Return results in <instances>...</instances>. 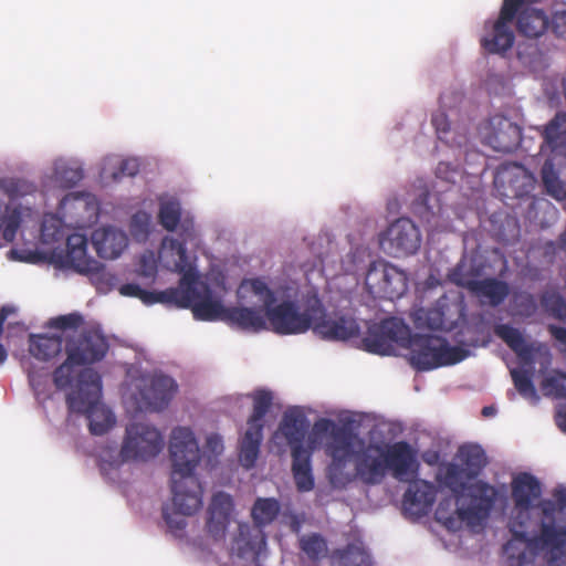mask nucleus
<instances>
[{
	"label": "nucleus",
	"mask_w": 566,
	"mask_h": 566,
	"mask_svg": "<svg viewBox=\"0 0 566 566\" xmlns=\"http://www.w3.org/2000/svg\"><path fill=\"white\" fill-rule=\"evenodd\" d=\"M314 431L329 436L325 452L331 458L327 475L334 486L344 488L353 481V475L346 471L349 459L354 462L355 476L367 485L380 484L389 471L398 481H409L417 475L419 463L406 441L366 444L349 428L325 418L314 423Z\"/></svg>",
	"instance_id": "1"
},
{
	"label": "nucleus",
	"mask_w": 566,
	"mask_h": 566,
	"mask_svg": "<svg viewBox=\"0 0 566 566\" xmlns=\"http://www.w3.org/2000/svg\"><path fill=\"white\" fill-rule=\"evenodd\" d=\"M169 455L171 460V493L175 514L163 510V517L171 531H181L186 527L182 516L197 513L202 506V486L195 470L201 454L198 441L186 427H177L171 431L169 440Z\"/></svg>",
	"instance_id": "2"
},
{
	"label": "nucleus",
	"mask_w": 566,
	"mask_h": 566,
	"mask_svg": "<svg viewBox=\"0 0 566 566\" xmlns=\"http://www.w3.org/2000/svg\"><path fill=\"white\" fill-rule=\"evenodd\" d=\"M251 291L262 303L266 319L272 329L280 335H295L307 332L313 324L323 316L324 308L316 295L308 297L303 312L300 311L296 302L282 300L279 290L269 287L261 277L244 280L239 293Z\"/></svg>",
	"instance_id": "3"
},
{
	"label": "nucleus",
	"mask_w": 566,
	"mask_h": 566,
	"mask_svg": "<svg viewBox=\"0 0 566 566\" xmlns=\"http://www.w3.org/2000/svg\"><path fill=\"white\" fill-rule=\"evenodd\" d=\"M514 20L517 32L530 39L539 38L549 27V19L544 10L525 0H503L499 18L492 25V33L481 40L482 48L492 54L510 50L515 40L512 30Z\"/></svg>",
	"instance_id": "4"
},
{
	"label": "nucleus",
	"mask_w": 566,
	"mask_h": 566,
	"mask_svg": "<svg viewBox=\"0 0 566 566\" xmlns=\"http://www.w3.org/2000/svg\"><path fill=\"white\" fill-rule=\"evenodd\" d=\"M102 379L93 368H83L75 377L74 388L66 395L70 412L86 416L90 432L106 433L114 424L113 412L101 402Z\"/></svg>",
	"instance_id": "5"
},
{
	"label": "nucleus",
	"mask_w": 566,
	"mask_h": 566,
	"mask_svg": "<svg viewBox=\"0 0 566 566\" xmlns=\"http://www.w3.org/2000/svg\"><path fill=\"white\" fill-rule=\"evenodd\" d=\"M542 494L539 481L530 473H521L512 481V497L514 501V513L509 520V531L512 537L504 545L503 549L510 566L517 558L518 553L527 546L531 538L528 528L532 522V510L536 511L533 502Z\"/></svg>",
	"instance_id": "6"
},
{
	"label": "nucleus",
	"mask_w": 566,
	"mask_h": 566,
	"mask_svg": "<svg viewBox=\"0 0 566 566\" xmlns=\"http://www.w3.org/2000/svg\"><path fill=\"white\" fill-rule=\"evenodd\" d=\"M471 503L467 507L452 510L451 499L440 501L436 520L450 531H457L465 523L469 527L481 526L489 517L497 500V490L484 481H476L467 489Z\"/></svg>",
	"instance_id": "7"
},
{
	"label": "nucleus",
	"mask_w": 566,
	"mask_h": 566,
	"mask_svg": "<svg viewBox=\"0 0 566 566\" xmlns=\"http://www.w3.org/2000/svg\"><path fill=\"white\" fill-rule=\"evenodd\" d=\"M108 350L106 338L95 331H86L65 345L66 359L53 371V384L57 389H66L74 380V367L99 361Z\"/></svg>",
	"instance_id": "8"
},
{
	"label": "nucleus",
	"mask_w": 566,
	"mask_h": 566,
	"mask_svg": "<svg viewBox=\"0 0 566 566\" xmlns=\"http://www.w3.org/2000/svg\"><path fill=\"white\" fill-rule=\"evenodd\" d=\"M406 348L409 364L418 371L454 365L469 356V350L450 346L446 338L434 335H412Z\"/></svg>",
	"instance_id": "9"
},
{
	"label": "nucleus",
	"mask_w": 566,
	"mask_h": 566,
	"mask_svg": "<svg viewBox=\"0 0 566 566\" xmlns=\"http://www.w3.org/2000/svg\"><path fill=\"white\" fill-rule=\"evenodd\" d=\"M280 512V504L275 499H258L252 507L251 515L254 524L240 523L238 535L233 539L232 551L241 558L250 555L256 557L265 548L266 536L263 526L272 523Z\"/></svg>",
	"instance_id": "10"
},
{
	"label": "nucleus",
	"mask_w": 566,
	"mask_h": 566,
	"mask_svg": "<svg viewBox=\"0 0 566 566\" xmlns=\"http://www.w3.org/2000/svg\"><path fill=\"white\" fill-rule=\"evenodd\" d=\"M553 499H545L536 504V527L537 532L531 536L534 544L554 545L557 547L566 536V527L559 525L556 514L566 510V488L554 489Z\"/></svg>",
	"instance_id": "11"
},
{
	"label": "nucleus",
	"mask_w": 566,
	"mask_h": 566,
	"mask_svg": "<svg viewBox=\"0 0 566 566\" xmlns=\"http://www.w3.org/2000/svg\"><path fill=\"white\" fill-rule=\"evenodd\" d=\"M172 292L176 294L171 296L170 305L191 308L196 319L226 322L228 307L213 297L212 291L207 284L198 283L184 289H172Z\"/></svg>",
	"instance_id": "12"
},
{
	"label": "nucleus",
	"mask_w": 566,
	"mask_h": 566,
	"mask_svg": "<svg viewBox=\"0 0 566 566\" xmlns=\"http://www.w3.org/2000/svg\"><path fill=\"white\" fill-rule=\"evenodd\" d=\"M365 285L374 297L392 301L407 292L408 275L389 262H373L367 270Z\"/></svg>",
	"instance_id": "13"
},
{
	"label": "nucleus",
	"mask_w": 566,
	"mask_h": 566,
	"mask_svg": "<svg viewBox=\"0 0 566 566\" xmlns=\"http://www.w3.org/2000/svg\"><path fill=\"white\" fill-rule=\"evenodd\" d=\"M421 232L409 218H399L379 234L381 251L392 258L413 255L421 247Z\"/></svg>",
	"instance_id": "14"
},
{
	"label": "nucleus",
	"mask_w": 566,
	"mask_h": 566,
	"mask_svg": "<svg viewBox=\"0 0 566 566\" xmlns=\"http://www.w3.org/2000/svg\"><path fill=\"white\" fill-rule=\"evenodd\" d=\"M164 439L160 432L147 423H132L120 448L124 461H147L160 453Z\"/></svg>",
	"instance_id": "15"
},
{
	"label": "nucleus",
	"mask_w": 566,
	"mask_h": 566,
	"mask_svg": "<svg viewBox=\"0 0 566 566\" xmlns=\"http://www.w3.org/2000/svg\"><path fill=\"white\" fill-rule=\"evenodd\" d=\"M536 177L525 166L506 161L501 164L494 175V186L499 193L507 199L528 197L536 186Z\"/></svg>",
	"instance_id": "16"
},
{
	"label": "nucleus",
	"mask_w": 566,
	"mask_h": 566,
	"mask_svg": "<svg viewBox=\"0 0 566 566\" xmlns=\"http://www.w3.org/2000/svg\"><path fill=\"white\" fill-rule=\"evenodd\" d=\"M484 143L495 151L511 153L522 140L521 127L503 115L492 116L482 132Z\"/></svg>",
	"instance_id": "17"
},
{
	"label": "nucleus",
	"mask_w": 566,
	"mask_h": 566,
	"mask_svg": "<svg viewBox=\"0 0 566 566\" xmlns=\"http://www.w3.org/2000/svg\"><path fill=\"white\" fill-rule=\"evenodd\" d=\"M177 390L174 378L154 375L139 388L137 403L142 410L161 411L168 407Z\"/></svg>",
	"instance_id": "18"
},
{
	"label": "nucleus",
	"mask_w": 566,
	"mask_h": 566,
	"mask_svg": "<svg viewBox=\"0 0 566 566\" xmlns=\"http://www.w3.org/2000/svg\"><path fill=\"white\" fill-rule=\"evenodd\" d=\"M543 139L542 153H549L547 159H554L555 164L562 163L566 170V112H557L545 125L538 127Z\"/></svg>",
	"instance_id": "19"
},
{
	"label": "nucleus",
	"mask_w": 566,
	"mask_h": 566,
	"mask_svg": "<svg viewBox=\"0 0 566 566\" xmlns=\"http://www.w3.org/2000/svg\"><path fill=\"white\" fill-rule=\"evenodd\" d=\"M408 482L410 483L402 500L405 511L416 516L426 515L436 501L437 490L434 485L424 480Z\"/></svg>",
	"instance_id": "20"
},
{
	"label": "nucleus",
	"mask_w": 566,
	"mask_h": 566,
	"mask_svg": "<svg viewBox=\"0 0 566 566\" xmlns=\"http://www.w3.org/2000/svg\"><path fill=\"white\" fill-rule=\"evenodd\" d=\"M308 426L310 423L305 415L298 409H292L284 412L275 437L281 434L286 440L291 448V453L297 448L300 450H312L314 449L313 446L304 447Z\"/></svg>",
	"instance_id": "21"
},
{
	"label": "nucleus",
	"mask_w": 566,
	"mask_h": 566,
	"mask_svg": "<svg viewBox=\"0 0 566 566\" xmlns=\"http://www.w3.org/2000/svg\"><path fill=\"white\" fill-rule=\"evenodd\" d=\"M232 509L233 502L229 494L224 492L213 494L208 509L206 528L214 541L224 538Z\"/></svg>",
	"instance_id": "22"
},
{
	"label": "nucleus",
	"mask_w": 566,
	"mask_h": 566,
	"mask_svg": "<svg viewBox=\"0 0 566 566\" xmlns=\"http://www.w3.org/2000/svg\"><path fill=\"white\" fill-rule=\"evenodd\" d=\"M91 240L97 255L108 260L118 258L128 244L126 233L111 226L95 229Z\"/></svg>",
	"instance_id": "23"
},
{
	"label": "nucleus",
	"mask_w": 566,
	"mask_h": 566,
	"mask_svg": "<svg viewBox=\"0 0 566 566\" xmlns=\"http://www.w3.org/2000/svg\"><path fill=\"white\" fill-rule=\"evenodd\" d=\"M539 555H543L547 566H566V536L563 537V542L557 547L528 542L527 546L523 548V552L518 553L517 558L511 566L532 564Z\"/></svg>",
	"instance_id": "24"
},
{
	"label": "nucleus",
	"mask_w": 566,
	"mask_h": 566,
	"mask_svg": "<svg viewBox=\"0 0 566 566\" xmlns=\"http://www.w3.org/2000/svg\"><path fill=\"white\" fill-rule=\"evenodd\" d=\"M63 265L83 274L96 269L97 261L87 255V238L81 233H73L66 238V253Z\"/></svg>",
	"instance_id": "25"
},
{
	"label": "nucleus",
	"mask_w": 566,
	"mask_h": 566,
	"mask_svg": "<svg viewBox=\"0 0 566 566\" xmlns=\"http://www.w3.org/2000/svg\"><path fill=\"white\" fill-rule=\"evenodd\" d=\"M313 325L314 332L327 340H347L359 334V326L356 321L345 316L324 318Z\"/></svg>",
	"instance_id": "26"
},
{
	"label": "nucleus",
	"mask_w": 566,
	"mask_h": 566,
	"mask_svg": "<svg viewBox=\"0 0 566 566\" xmlns=\"http://www.w3.org/2000/svg\"><path fill=\"white\" fill-rule=\"evenodd\" d=\"M313 450H300L292 452V474L298 492H310L314 489V475L312 470Z\"/></svg>",
	"instance_id": "27"
},
{
	"label": "nucleus",
	"mask_w": 566,
	"mask_h": 566,
	"mask_svg": "<svg viewBox=\"0 0 566 566\" xmlns=\"http://www.w3.org/2000/svg\"><path fill=\"white\" fill-rule=\"evenodd\" d=\"M226 322L243 331L260 332L266 327L265 312L251 307H228Z\"/></svg>",
	"instance_id": "28"
},
{
	"label": "nucleus",
	"mask_w": 566,
	"mask_h": 566,
	"mask_svg": "<svg viewBox=\"0 0 566 566\" xmlns=\"http://www.w3.org/2000/svg\"><path fill=\"white\" fill-rule=\"evenodd\" d=\"M169 245L171 252L177 256L174 261L171 270L182 274L179 286L177 289H184L186 286L198 284V273L187 254L186 242L172 239L170 240Z\"/></svg>",
	"instance_id": "29"
},
{
	"label": "nucleus",
	"mask_w": 566,
	"mask_h": 566,
	"mask_svg": "<svg viewBox=\"0 0 566 566\" xmlns=\"http://www.w3.org/2000/svg\"><path fill=\"white\" fill-rule=\"evenodd\" d=\"M494 333L500 337L516 355L524 361H532L534 347L528 344L523 334L509 324H499L494 328Z\"/></svg>",
	"instance_id": "30"
},
{
	"label": "nucleus",
	"mask_w": 566,
	"mask_h": 566,
	"mask_svg": "<svg viewBox=\"0 0 566 566\" xmlns=\"http://www.w3.org/2000/svg\"><path fill=\"white\" fill-rule=\"evenodd\" d=\"M474 295L485 301L489 305L496 307L501 305L510 294V285L496 277L479 280L472 291Z\"/></svg>",
	"instance_id": "31"
},
{
	"label": "nucleus",
	"mask_w": 566,
	"mask_h": 566,
	"mask_svg": "<svg viewBox=\"0 0 566 566\" xmlns=\"http://www.w3.org/2000/svg\"><path fill=\"white\" fill-rule=\"evenodd\" d=\"M566 175L563 164H555L554 159H546L541 169L543 185L549 196L556 200L566 199V188L560 176Z\"/></svg>",
	"instance_id": "32"
},
{
	"label": "nucleus",
	"mask_w": 566,
	"mask_h": 566,
	"mask_svg": "<svg viewBox=\"0 0 566 566\" xmlns=\"http://www.w3.org/2000/svg\"><path fill=\"white\" fill-rule=\"evenodd\" d=\"M63 346L61 336L35 335L29 336V352L30 354L43 361H48L57 356Z\"/></svg>",
	"instance_id": "33"
},
{
	"label": "nucleus",
	"mask_w": 566,
	"mask_h": 566,
	"mask_svg": "<svg viewBox=\"0 0 566 566\" xmlns=\"http://www.w3.org/2000/svg\"><path fill=\"white\" fill-rule=\"evenodd\" d=\"M457 459L467 470L469 478H476L488 464L484 450L479 444H463L457 452Z\"/></svg>",
	"instance_id": "34"
},
{
	"label": "nucleus",
	"mask_w": 566,
	"mask_h": 566,
	"mask_svg": "<svg viewBox=\"0 0 566 566\" xmlns=\"http://www.w3.org/2000/svg\"><path fill=\"white\" fill-rule=\"evenodd\" d=\"M263 439V430L259 428L248 427L244 436L240 441L239 459L245 469L254 467L260 452V446Z\"/></svg>",
	"instance_id": "35"
},
{
	"label": "nucleus",
	"mask_w": 566,
	"mask_h": 566,
	"mask_svg": "<svg viewBox=\"0 0 566 566\" xmlns=\"http://www.w3.org/2000/svg\"><path fill=\"white\" fill-rule=\"evenodd\" d=\"M481 275V268L472 260L461 259L458 264L448 273V279L457 286L464 287L472 293L478 277Z\"/></svg>",
	"instance_id": "36"
},
{
	"label": "nucleus",
	"mask_w": 566,
	"mask_h": 566,
	"mask_svg": "<svg viewBox=\"0 0 566 566\" xmlns=\"http://www.w3.org/2000/svg\"><path fill=\"white\" fill-rule=\"evenodd\" d=\"M119 293L124 296L139 298L146 305L163 303L170 305L171 296L176 294L172 289H167L160 292H149L142 289L136 283H126L119 287Z\"/></svg>",
	"instance_id": "37"
},
{
	"label": "nucleus",
	"mask_w": 566,
	"mask_h": 566,
	"mask_svg": "<svg viewBox=\"0 0 566 566\" xmlns=\"http://www.w3.org/2000/svg\"><path fill=\"white\" fill-rule=\"evenodd\" d=\"M473 479L474 478H469L467 470L461 464L448 463L444 468L441 482L455 497H460L469 488L467 484L468 481Z\"/></svg>",
	"instance_id": "38"
},
{
	"label": "nucleus",
	"mask_w": 566,
	"mask_h": 566,
	"mask_svg": "<svg viewBox=\"0 0 566 566\" xmlns=\"http://www.w3.org/2000/svg\"><path fill=\"white\" fill-rule=\"evenodd\" d=\"M253 401L252 413L248 419V427L259 428L263 430L264 428V417L270 411V408L273 403V395L270 390L266 389H258L253 394L250 395Z\"/></svg>",
	"instance_id": "39"
},
{
	"label": "nucleus",
	"mask_w": 566,
	"mask_h": 566,
	"mask_svg": "<svg viewBox=\"0 0 566 566\" xmlns=\"http://www.w3.org/2000/svg\"><path fill=\"white\" fill-rule=\"evenodd\" d=\"M338 566H373L369 553L363 545L350 543L343 549L334 552Z\"/></svg>",
	"instance_id": "40"
},
{
	"label": "nucleus",
	"mask_w": 566,
	"mask_h": 566,
	"mask_svg": "<svg viewBox=\"0 0 566 566\" xmlns=\"http://www.w3.org/2000/svg\"><path fill=\"white\" fill-rule=\"evenodd\" d=\"M379 325L392 346L397 344L406 347L412 337L409 326L396 317L385 318Z\"/></svg>",
	"instance_id": "41"
},
{
	"label": "nucleus",
	"mask_w": 566,
	"mask_h": 566,
	"mask_svg": "<svg viewBox=\"0 0 566 566\" xmlns=\"http://www.w3.org/2000/svg\"><path fill=\"white\" fill-rule=\"evenodd\" d=\"M364 348L371 354L389 355L394 350L392 344L386 337L385 333L380 331L379 324H374L368 327L366 336L363 338Z\"/></svg>",
	"instance_id": "42"
},
{
	"label": "nucleus",
	"mask_w": 566,
	"mask_h": 566,
	"mask_svg": "<svg viewBox=\"0 0 566 566\" xmlns=\"http://www.w3.org/2000/svg\"><path fill=\"white\" fill-rule=\"evenodd\" d=\"M20 223V210L11 209L8 203L0 201V230H2L3 239L9 242L13 241Z\"/></svg>",
	"instance_id": "43"
},
{
	"label": "nucleus",
	"mask_w": 566,
	"mask_h": 566,
	"mask_svg": "<svg viewBox=\"0 0 566 566\" xmlns=\"http://www.w3.org/2000/svg\"><path fill=\"white\" fill-rule=\"evenodd\" d=\"M539 303L551 317L557 321L566 319V301L557 291H544L539 296Z\"/></svg>",
	"instance_id": "44"
},
{
	"label": "nucleus",
	"mask_w": 566,
	"mask_h": 566,
	"mask_svg": "<svg viewBox=\"0 0 566 566\" xmlns=\"http://www.w3.org/2000/svg\"><path fill=\"white\" fill-rule=\"evenodd\" d=\"M300 548L311 562H318L327 554V543L317 533L303 536L300 539Z\"/></svg>",
	"instance_id": "45"
},
{
	"label": "nucleus",
	"mask_w": 566,
	"mask_h": 566,
	"mask_svg": "<svg viewBox=\"0 0 566 566\" xmlns=\"http://www.w3.org/2000/svg\"><path fill=\"white\" fill-rule=\"evenodd\" d=\"M181 217L180 203L176 200H167L160 203L159 208V222L168 231H174Z\"/></svg>",
	"instance_id": "46"
},
{
	"label": "nucleus",
	"mask_w": 566,
	"mask_h": 566,
	"mask_svg": "<svg viewBox=\"0 0 566 566\" xmlns=\"http://www.w3.org/2000/svg\"><path fill=\"white\" fill-rule=\"evenodd\" d=\"M83 274L90 276L91 282L99 292L106 293L116 285V275L108 272L105 265L98 261L96 269H93L90 272H84Z\"/></svg>",
	"instance_id": "47"
},
{
	"label": "nucleus",
	"mask_w": 566,
	"mask_h": 566,
	"mask_svg": "<svg viewBox=\"0 0 566 566\" xmlns=\"http://www.w3.org/2000/svg\"><path fill=\"white\" fill-rule=\"evenodd\" d=\"M84 177L81 167H71L66 165L56 166L54 169L55 181L63 189H71L75 187Z\"/></svg>",
	"instance_id": "48"
},
{
	"label": "nucleus",
	"mask_w": 566,
	"mask_h": 566,
	"mask_svg": "<svg viewBox=\"0 0 566 566\" xmlns=\"http://www.w3.org/2000/svg\"><path fill=\"white\" fill-rule=\"evenodd\" d=\"M151 226V216L145 211H137L130 218L129 231L132 237L138 241L144 242L148 239Z\"/></svg>",
	"instance_id": "49"
},
{
	"label": "nucleus",
	"mask_w": 566,
	"mask_h": 566,
	"mask_svg": "<svg viewBox=\"0 0 566 566\" xmlns=\"http://www.w3.org/2000/svg\"><path fill=\"white\" fill-rule=\"evenodd\" d=\"M416 324L418 327H427L439 331L444 327V313L438 307L420 310L417 313Z\"/></svg>",
	"instance_id": "50"
},
{
	"label": "nucleus",
	"mask_w": 566,
	"mask_h": 566,
	"mask_svg": "<svg viewBox=\"0 0 566 566\" xmlns=\"http://www.w3.org/2000/svg\"><path fill=\"white\" fill-rule=\"evenodd\" d=\"M2 190L12 199L30 195L35 191V186L22 178H6L0 180Z\"/></svg>",
	"instance_id": "51"
},
{
	"label": "nucleus",
	"mask_w": 566,
	"mask_h": 566,
	"mask_svg": "<svg viewBox=\"0 0 566 566\" xmlns=\"http://www.w3.org/2000/svg\"><path fill=\"white\" fill-rule=\"evenodd\" d=\"M546 395H552L558 399H566V373L556 371L554 375L546 377L542 382Z\"/></svg>",
	"instance_id": "52"
},
{
	"label": "nucleus",
	"mask_w": 566,
	"mask_h": 566,
	"mask_svg": "<svg viewBox=\"0 0 566 566\" xmlns=\"http://www.w3.org/2000/svg\"><path fill=\"white\" fill-rule=\"evenodd\" d=\"M512 379L516 390L525 398H536V389L531 376L525 370H512Z\"/></svg>",
	"instance_id": "53"
},
{
	"label": "nucleus",
	"mask_w": 566,
	"mask_h": 566,
	"mask_svg": "<svg viewBox=\"0 0 566 566\" xmlns=\"http://www.w3.org/2000/svg\"><path fill=\"white\" fill-rule=\"evenodd\" d=\"M514 304L517 314L523 317H532L537 312V303L535 296L528 292H521L514 296Z\"/></svg>",
	"instance_id": "54"
},
{
	"label": "nucleus",
	"mask_w": 566,
	"mask_h": 566,
	"mask_svg": "<svg viewBox=\"0 0 566 566\" xmlns=\"http://www.w3.org/2000/svg\"><path fill=\"white\" fill-rule=\"evenodd\" d=\"M62 222L55 217L45 218L41 224V235L45 243L56 242L63 238Z\"/></svg>",
	"instance_id": "55"
},
{
	"label": "nucleus",
	"mask_w": 566,
	"mask_h": 566,
	"mask_svg": "<svg viewBox=\"0 0 566 566\" xmlns=\"http://www.w3.org/2000/svg\"><path fill=\"white\" fill-rule=\"evenodd\" d=\"M83 323V317L78 313L61 315L50 321V326L57 329H75Z\"/></svg>",
	"instance_id": "56"
},
{
	"label": "nucleus",
	"mask_w": 566,
	"mask_h": 566,
	"mask_svg": "<svg viewBox=\"0 0 566 566\" xmlns=\"http://www.w3.org/2000/svg\"><path fill=\"white\" fill-rule=\"evenodd\" d=\"M432 126L436 129L437 136L440 140L448 142L447 135L450 133V122L447 114L438 111L431 116Z\"/></svg>",
	"instance_id": "57"
},
{
	"label": "nucleus",
	"mask_w": 566,
	"mask_h": 566,
	"mask_svg": "<svg viewBox=\"0 0 566 566\" xmlns=\"http://www.w3.org/2000/svg\"><path fill=\"white\" fill-rule=\"evenodd\" d=\"M138 274L144 277H155L157 274V263L151 252L139 258Z\"/></svg>",
	"instance_id": "58"
},
{
	"label": "nucleus",
	"mask_w": 566,
	"mask_h": 566,
	"mask_svg": "<svg viewBox=\"0 0 566 566\" xmlns=\"http://www.w3.org/2000/svg\"><path fill=\"white\" fill-rule=\"evenodd\" d=\"M139 171V163L135 158L122 160L118 171L113 172V179L118 180L124 176L134 177Z\"/></svg>",
	"instance_id": "59"
},
{
	"label": "nucleus",
	"mask_w": 566,
	"mask_h": 566,
	"mask_svg": "<svg viewBox=\"0 0 566 566\" xmlns=\"http://www.w3.org/2000/svg\"><path fill=\"white\" fill-rule=\"evenodd\" d=\"M551 28L557 38L566 40V8L553 14Z\"/></svg>",
	"instance_id": "60"
},
{
	"label": "nucleus",
	"mask_w": 566,
	"mask_h": 566,
	"mask_svg": "<svg viewBox=\"0 0 566 566\" xmlns=\"http://www.w3.org/2000/svg\"><path fill=\"white\" fill-rule=\"evenodd\" d=\"M207 447L208 449L216 453V454H219L222 452L223 450V443H222V439L220 436L218 434H211L207 438Z\"/></svg>",
	"instance_id": "61"
},
{
	"label": "nucleus",
	"mask_w": 566,
	"mask_h": 566,
	"mask_svg": "<svg viewBox=\"0 0 566 566\" xmlns=\"http://www.w3.org/2000/svg\"><path fill=\"white\" fill-rule=\"evenodd\" d=\"M548 331L556 340L566 345V327L549 325Z\"/></svg>",
	"instance_id": "62"
},
{
	"label": "nucleus",
	"mask_w": 566,
	"mask_h": 566,
	"mask_svg": "<svg viewBox=\"0 0 566 566\" xmlns=\"http://www.w3.org/2000/svg\"><path fill=\"white\" fill-rule=\"evenodd\" d=\"M90 199L91 196L88 193H84V192H72V193H67L66 196H64L62 198V200L60 201V207L61 208H65L66 205L71 201V200H81V199Z\"/></svg>",
	"instance_id": "63"
},
{
	"label": "nucleus",
	"mask_w": 566,
	"mask_h": 566,
	"mask_svg": "<svg viewBox=\"0 0 566 566\" xmlns=\"http://www.w3.org/2000/svg\"><path fill=\"white\" fill-rule=\"evenodd\" d=\"M555 422L557 427L566 433V406L560 407L555 415Z\"/></svg>",
	"instance_id": "64"
}]
</instances>
